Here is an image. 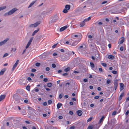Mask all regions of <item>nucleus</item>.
<instances>
[{
    "label": "nucleus",
    "instance_id": "nucleus-1",
    "mask_svg": "<svg viewBox=\"0 0 129 129\" xmlns=\"http://www.w3.org/2000/svg\"><path fill=\"white\" fill-rule=\"evenodd\" d=\"M17 9L16 8H15L8 11L5 13L4 15V16L5 17H6L8 16L11 15L13 14L16 11H17Z\"/></svg>",
    "mask_w": 129,
    "mask_h": 129
},
{
    "label": "nucleus",
    "instance_id": "nucleus-2",
    "mask_svg": "<svg viewBox=\"0 0 129 129\" xmlns=\"http://www.w3.org/2000/svg\"><path fill=\"white\" fill-rule=\"evenodd\" d=\"M58 19V17L57 15L54 16L52 20L49 22V24H51L54 23Z\"/></svg>",
    "mask_w": 129,
    "mask_h": 129
},
{
    "label": "nucleus",
    "instance_id": "nucleus-3",
    "mask_svg": "<svg viewBox=\"0 0 129 129\" xmlns=\"http://www.w3.org/2000/svg\"><path fill=\"white\" fill-rule=\"evenodd\" d=\"M40 21H38L36 22L34 24H31L30 25L29 27H36L40 23Z\"/></svg>",
    "mask_w": 129,
    "mask_h": 129
},
{
    "label": "nucleus",
    "instance_id": "nucleus-4",
    "mask_svg": "<svg viewBox=\"0 0 129 129\" xmlns=\"http://www.w3.org/2000/svg\"><path fill=\"white\" fill-rule=\"evenodd\" d=\"M34 37H32L30 38V39L26 47V49L31 44V42H32L33 39Z\"/></svg>",
    "mask_w": 129,
    "mask_h": 129
},
{
    "label": "nucleus",
    "instance_id": "nucleus-5",
    "mask_svg": "<svg viewBox=\"0 0 129 129\" xmlns=\"http://www.w3.org/2000/svg\"><path fill=\"white\" fill-rule=\"evenodd\" d=\"M9 40V38H7L6 39L3 41H2L0 42V47L4 45V44L6 43V42L8 41Z\"/></svg>",
    "mask_w": 129,
    "mask_h": 129
},
{
    "label": "nucleus",
    "instance_id": "nucleus-6",
    "mask_svg": "<svg viewBox=\"0 0 129 129\" xmlns=\"http://www.w3.org/2000/svg\"><path fill=\"white\" fill-rule=\"evenodd\" d=\"M19 60H17L16 61L15 63L14 64V65L13 66V67L12 69V71H13L15 69V68L17 67V65H18L19 61Z\"/></svg>",
    "mask_w": 129,
    "mask_h": 129
},
{
    "label": "nucleus",
    "instance_id": "nucleus-7",
    "mask_svg": "<svg viewBox=\"0 0 129 129\" xmlns=\"http://www.w3.org/2000/svg\"><path fill=\"white\" fill-rule=\"evenodd\" d=\"M126 10V9L125 8H123L122 9H120V11H116L115 13H121V12L124 11V10Z\"/></svg>",
    "mask_w": 129,
    "mask_h": 129
},
{
    "label": "nucleus",
    "instance_id": "nucleus-8",
    "mask_svg": "<svg viewBox=\"0 0 129 129\" xmlns=\"http://www.w3.org/2000/svg\"><path fill=\"white\" fill-rule=\"evenodd\" d=\"M76 113L79 116H80L82 114V112L81 110H79L77 111Z\"/></svg>",
    "mask_w": 129,
    "mask_h": 129
},
{
    "label": "nucleus",
    "instance_id": "nucleus-9",
    "mask_svg": "<svg viewBox=\"0 0 129 129\" xmlns=\"http://www.w3.org/2000/svg\"><path fill=\"white\" fill-rule=\"evenodd\" d=\"M5 94L2 95L0 96V102L4 100L6 97Z\"/></svg>",
    "mask_w": 129,
    "mask_h": 129
},
{
    "label": "nucleus",
    "instance_id": "nucleus-10",
    "mask_svg": "<svg viewBox=\"0 0 129 129\" xmlns=\"http://www.w3.org/2000/svg\"><path fill=\"white\" fill-rule=\"evenodd\" d=\"M124 40V38H121L119 39V42H118V44H122Z\"/></svg>",
    "mask_w": 129,
    "mask_h": 129
},
{
    "label": "nucleus",
    "instance_id": "nucleus-11",
    "mask_svg": "<svg viewBox=\"0 0 129 129\" xmlns=\"http://www.w3.org/2000/svg\"><path fill=\"white\" fill-rule=\"evenodd\" d=\"M67 27V26H66L62 27L60 29L59 31H62L66 29Z\"/></svg>",
    "mask_w": 129,
    "mask_h": 129
},
{
    "label": "nucleus",
    "instance_id": "nucleus-12",
    "mask_svg": "<svg viewBox=\"0 0 129 129\" xmlns=\"http://www.w3.org/2000/svg\"><path fill=\"white\" fill-rule=\"evenodd\" d=\"M108 127H110L111 126H113L114 125V123H112V122L111 123L110 122H108Z\"/></svg>",
    "mask_w": 129,
    "mask_h": 129
},
{
    "label": "nucleus",
    "instance_id": "nucleus-13",
    "mask_svg": "<svg viewBox=\"0 0 129 129\" xmlns=\"http://www.w3.org/2000/svg\"><path fill=\"white\" fill-rule=\"evenodd\" d=\"M114 84L115 89V90L116 89L118 85V83L116 81H115L114 82Z\"/></svg>",
    "mask_w": 129,
    "mask_h": 129
},
{
    "label": "nucleus",
    "instance_id": "nucleus-14",
    "mask_svg": "<svg viewBox=\"0 0 129 129\" xmlns=\"http://www.w3.org/2000/svg\"><path fill=\"white\" fill-rule=\"evenodd\" d=\"M78 43V42L77 41H75L73 42L71 44H70V45H71L73 46H75Z\"/></svg>",
    "mask_w": 129,
    "mask_h": 129
},
{
    "label": "nucleus",
    "instance_id": "nucleus-15",
    "mask_svg": "<svg viewBox=\"0 0 129 129\" xmlns=\"http://www.w3.org/2000/svg\"><path fill=\"white\" fill-rule=\"evenodd\" d=\"M124 94V92H122L120 95L119 97V101H120L122 99V97H123Z\"/></svg>",
    "mask_w": 129,
    "mask_h": 129
},
{
    "label": "nucleus",
    "instance_id": "nucleus-16",
    "mask_svg": "<svg viewBox=\"0 0 129 129\" xmlns=\"http://www.w3.org/2000/svg\"><path fill=\"white\" fill-rule=\"evenodd\" d=\"M6 70L5 69H3L0 72V75H3L4 72H5Z\"/></svg>",
    "mask_w": 129,
    "mask_h": 129
},
{
    "label": "nucleus",
    "instance_id": "nucleus-17",
    "mask_svg": "<svg viewBox=\"0 0 129 129\" xmlns=\"http://www.w3.org/2000/svg\"><path fill=\"white\" fill-rule=\"evenodd\" d=\"M120 89L121 90H122L124 88L123 87L124 85V84L122 83H120Z\"/></svg>",
    "mask_w": 129,
    "mask_h": 129
},
{
    "label": "nucleus",
    "instance_id": "nucleus-18",
    "mask_svg": "<svg viewBox=\"0 0 129 129\" xmlns=\"http://www.w3.org/2000/svg\"><path fill=\"white\" fill-rule=\"evenodd\" d=\"M108 58L109 59H112L114 58V57L112 55H110L108 56Z\"/></svg>",
    "mask_w": 129,
    "mask_h": 129
},
{
    "label": "nucleus",
    "instance_id": "nucleus-19",
    "mask_svg": "<svg viewBox=\"0 0 129 129\" xmlns=\"http://www.w3.org/2000/svg\"><path fill=\"white\" fill-rule=\"evenodd\" d=\"M6 8L7 7L6 6H4L0 7V11L6 9Z\"/></svg>",
    "mask_w": 129,
    "mask_h": 129
},
{
    "label": "nucleus",
    "instance_id": "nucleus-20",
    "mask_svg": "<svg viewBox=\"0 0 129 129\" xmlns=\"http://www.w3.org/2000/svg\"><path fill=\"white\" fill-rule=\"evenodd\" d=\"M36 2L35 1H33L29 5L28 7V8H29L31 7Z\"/></svg>",
    "mask_w": 129,
    "mask_h": 129
},
{
    "label": "nucleus",
    "instance_id": "nucleus-21",
    "mask_svg": "<svg viewBox=\"0 0 129 129\" xmlns=\"http://www.w3.org/2000/svg\"><path fill=\"white\" fill-rule=\"evenodd\" d=\"M65 8L66 9L68 10H69L70 8V6L69 5H66L65 6Z\"/></svg>",
    "mask_w": 129,
    "mask_h": 129
},
{
    "label": "nucleus",
    "instance_id": "nucleus-22",
    "mask_svg": "<svg viewBox=\"0 0 129 129\" xmlns=\"http://www.w3.org/2000/svg\"><path fill=\"white\" fill-rule=\"evenodd\" d=\"M62 104L60 103H58L57 105V107L58 109L60 108L62 106Z\"/></svg>",
    "mask_w": 129,
    "mask_h": 129
},
{
    "label": "nucleus",
    "instance_id": "nucleus-23",
    "mask_svg": "<svg viewBox=\"0 0 129 129\" xmlns=\"http://www.w3.org/2000/svg\"><path fill=\"white\" fill-rule=\"evenodd\" d=\"M104 116L102 117L100 119V120L99 121V124H100V123H101L102 122H103V121L104 120Z\"/></svg>",
    "mask_w": 129,
    "mask_h": 129
},
{
    "label": "nucleus",
    "instance_id": "nucleus-24",
    "mask_svg": "<svg viewBox=\"0 0 129 129\" xmlns=\"http://www.w3.org/2000/svg\"><path fill=\"white\" fill-rule=\"evenodd\" d=\"M70 70V67H68L64 70V71L65 72H67L69 71Z\"/></svg>",
    "mask_w": 129,
    "mask_h": 129
},
{
    "label": "nucleus",
    "instance_id": "nucleus-25",
    "mask_svg": "<svg viewBox=\"0 0 129 129\" xmlns=\"http://www.w3.org/2000/svg\"><path fill=\"white\" fill-rule=\"evenodd\" d=\"M39 30V29L36 30L34 31L33 32L32 34V36H34L36 33H37Z\"/></svg>",
    "mask_w": 129,
    "mask_h": 129
},
{
    "label": "nucleus",
    "instance_id": "nucleus-26",
    "mask_svg": "<svg viewBox=\"0 0 129 129\" xmlns=\"http://www.w3.org/2000/svg\"><path fill=\"white\" fill-rule=\"evenodd\" d=\"M85 24V22L83 21L82 22H81L80 24V26H83Z\"/></svg>",
    "mask_w": 129,
    "mask_h": 129
},
{
    "label": "nucleus",
    "instance_id": "nucleus-27",
    "mask_svg": "<svg viewBox=\"0 0 129 129\" xmlns=\"http://www.w3.org/2000/svg\"><path fill=\"white\" fill-rule=\"evenodd\" d=\"M90 66L92 68H93L94 67V65L93 63L90 62Z\"/></svg>",
    "mask_w": 129,
    "mask_h": 129
},
{
    "label": "nucleus",
    "instance_id": "nucleus-28",
    "mask_svg": "<svg viewBox=\"0 0 129 129\" xmlns=\"http://www.w3.org/2000/svg\"><path fill=\"white\" fill-rule=\"evenodd\" d=\"M52 85V84L51 83H49L47 84V86L48 87H50Z\"/></svg>",
    "mask_w": 129,
    "mask_h": 129
},
{
    "label": "nucleus",
    "instance_id": "nucleus-29",
    "mask_svg": "<svg viewBox=\"0 0 129 129\" xmlns=\"http://www.w3.org/2000/svg\"><path fill=\"white\" fill-rule=\"evenodd\" d=\"M41 65L40 63L39 62H37L36 63L35 65L37 67H39Z\"/></svg>",
    "mask_w": 129,
    "mask_h": 129
},
{
    "label": "nucleus",
    "instance_id": "nucleus-30",
    "mask_svg": "<svg viewBox=\"0 0 129 129\" xmlns=\"http://www.w3.org/2000/svg\"><path fill=\"white\" fill-rule=\"evenodd\" d=\"M111 82V81L110 80V79H108L106 83L107 84H108L110 83Z\"/></svg>",
    "mask_w": 129,
    "mask_h": 129
},
{
    "label": "nucleus",
    "instance_id": "nucleus-31",
    "mask_svg": "<svg viewBox=\"0 0 129 129\" xmlns=\"http://www.w3.org/2000/svg\"><path fill=\"white\" fill-rule=\"evenodd\" d=\"M26 89L28 91L30 90V86L27 85L26 87Z\"/></svg>",
    "mask_w": 129,
    "mask_h": 129
},
{
    "label": "nucleus",
    "instance_id": "nucleus-32",
    "mask_svg": "<svg viewBox=\"0 0 129 129\" xmlns=\"http://www.w3.org/2000/svg\"><path fill=\"white\" fill-rule=\"evenodd\" d=\"M93 128V126L92 125H90L89 126L87 129H92Z\"/></svg>",
    "mask_w": 129,
    "mask_h": 129
},
{
    "label": "nucleus",
    "instance_id": "nucleus-33",
    "mask_svg": "<svg viewBox=\"0 0 129 129\" xmlns=\"http://www.w3.org/2000/svg\"><path fill=\"white\" fill-rule=\"evenodd\" d=\"M66 9H64L63 11V12L65 13H67L68 12V11Z\"/></svg>",
    "mask_w": 129,
    "mask_h": 129
},
{
    "label": "nucleus",
    "instance_id": "nucleus-34",
    "mask_svg": "<svg viewBox=\"0 0 129 129\" xmlns=\"http://www.w3.org/2000/svg\"><path fill=\"white\" fill-rule=\"evenodd\" d=\"M83 46H80L78 48V49L80 51H81L82 49H81V48H83Z\"/></svg>",
    "mask_w": 129,
    "mask_h": 129
},
{
    "label": "nucleus",
    "instance_id": "nucleus-35",
    "mask_svg": "<svg viewBox=\"0 0 129 129\" xmlns=\"http://www.w3.org/2000/svg\"><path fill=\"white\" fill-rule=\"evenodd\" d=\"M102 65L104 67H106L107 66V64L106 63H101Z\"/></svg>",
    "mask_w": 129,
    "mask_h": 129
},
{
    "label": "nucleus",
    "instance_id": "nucleus-36",
    "mask_svg": "<svg viewBox=\"0 0 129 129\" xmlns=\"http://www.w3.org/2000/svg\"><path fill=\"white\" fill-rule=\"evenodd\" d=\"M92 119V117H90V118H88V120H87V122H89Z\"/></svg>",
    "mask_w": 129,
    "mask_h": 129
},
{
    "label": "nucleus",
    "instance_id": "nucleus-37",
    "mask_svg": "<svg viewBox=\"0 0 129 129\" xmlns=\"http://www.w3.org/2000/svg\"><path fill=\"white\" fill-rule=\"evenodd\" d=\"M112 73L114 74H116L117 73V72L116 71H112Z\"/></svg>",
    "mask_w": 129,
    "mask_h": 129
},
{
    "label": "nucleus",
    "instance_id": "nucleus-38",
    "mask_svg": "<svg viewBox=\"0 0 129 129\" xmlns=\"http://www.w3.org/2000/svg\"><path fill=\"white\" fill-rule=\"evenodd\" d=\"M48 103L49 104H51L52 103V101L51 100H49L48 101Z\"/></svg>",
    "mask_w": 129,
    "mask_h": 129
},
{
    "label": "nucleus",
    "instance_id": "nucleus-39",
    "mask_svg": "<svg viewBox=\"0 0 129 129\" xmlns=\"http://www.w3.org/2000/svg\"><path fill=\"white\" fill-rule=\"evenodd\" d=\"M16 50V48H12L11 49V51H13V52H14Z\"/></svg>",
    "mask_w": 129,
    "mask_h": 129
},
{
    "label": "nucleus",
    "instance_id": "nucleus-40",
    "mask_svg": "<svg viewBox=\"0 0 129 129\" xmlns=\"http://www.w3.org/2000/svg\"><path fill=\"white\" fill-rule=\"evenodd\" d=\"M18 95L16 94H15L13 96V98L15 99V100H16V97Z\"/></svg>",
    "mask_w": 129,
    "mask_h": 129
},
{
    "label": "nucleus",
    "instance_id": "nucleus-41",
    "mask_svg": "<svg viewBox=\"0 0 129 129\" xmlns=\"http://www.w3.org/2000/svg\"><path fill=\"white\" fill-rule=\"evenodd\" d=\"M36 71V70L35 69H32L31 70V71L32 72H35Z\"/></svg>",
    "mask_w": 129,
    "mask_h": 129
},
{
    "label": "nucleus",
    "instance_id": "nucleus-42",
    "mask_svg": "<svg viewBox=\"0 0 129 129\" xmlns=\"http://www.w3.org/2000/svg\"><path fill=\"white\" fill-rule=\"evenodd\" d=\"M27 108L28 109H29L30 110H32V111H33L34 110V109H33L31 107H29V106H28L27 107Z\"/></svg>",
    "mask_w": 129,
    "mask_h": 129
},
{
    "label": "nucleus",
    "instance_id": "nucleus-43",
    "mask_svg": "<svg viewBox=\"0 0 129 129\" xmlns=\"http://www.w3.org/2000/svg\"><path fill=\"white\" fill-rule=\"evenodd\" d=\"M63 95L62 94H60L59 96V98L60 99H61Z\"/></svg>",
    "mask_w": 129,
    "mask_h": 129
},
{
    "label": "nucleus",
    "instance_id": "nucleus-44",
    "mask_svg": "<svg viewBox=\"0 0 129 129\" xmlns=\"http://www.w3.org/2000/svg\"><path fill=\"white\" fill-rule=\"evenodd\" d=\"M52 67L53 68H55L56 67V66L55 64L53 63L52 64Z\"/></svg>",
    "mask_w": 129,
    "mask_h": 129
},
{
    "label": "nucleus",
    "instance_id": "nucleus-45",
    "mask_svg": "<svg viewBox=\"0 0 129 129\" xmlns=\"http://www.w3.org/2000/svg\"><path fill=\"white\" fill-rule=\"evenodd\" d=\"M8 55V54L7 53H5L3 55V57H5Z\"/></svg>",
    "mask_w": 129,
    "mask_h": 129
},
{
    "label": "nucleus",
    "instance_id": "nucleus-46",
    "mask_svg": "<svg viewBox=\"0 0 129 129\" xmlns=\"http://www.w3.org/2000/svg\"><path fill=\"white\" fill-rule=\"evenodd\" d=\"M129 113V110H127L125 113V115L127 116Z\"/></svg>",
    "mask_w": 129,
    "mask_h": 129
},
{
    "label": "nucleus",
    "instance_id": "nucleus-47",
    "mask_svg": "<svg viewBox=\"0 0 129 129\" xmlns=\"http://www.w3.org/2000/svg\"><path fill=\"white\" fill-rule=\"evenodd\" d=\"M57 43L56 44H54V45H53L52 46V47L53 48H55V47H56V45H57Z\"/></svg>",
    "mask_w": 129,
    "mask_h": 129
},
{
    "label": "nucleus",
    "instance_id": "nucleus-48",
    "mask_svg": "<svg viewBox=\"0 0 129 129\" xmlns=\"http://www.w3.org/2000/svg\"><path fill=\"white\" fill-rule=\"evenodd\" d=\"M73 72L74 73L77 74V73H79V72L78 71H73Z\"/></svg>",
    "mask_w": 129,
    "mask_h": 129
},
{
    "label": "nucleus",
    "instance_id": "nucleus-49",
    "mask_svg": "<svg viewBox=\"0 0 129 129\" xmlns=\"http://www.w3.org/2000/svg\"><path fill=\"white\" fill-rule=\"evenodd\" d=\"M69 113L71 115H72L73 114V112L71 111H70L69 112Z\"/></svg>",
    "mask_w": 129,
    "mask_h": 129
},
{
    "label": "nucleus",
    "instance_id": "nucleus-50",
    "mask_svg": "<svg viewBox=\"0 0 129 129\" xmlns=\"http://www.w3.org/2000/svg\"><path fill=\"white\" fill-rule=\"evenodd\" d=\"M107 3V1H105L102 2V3H101V4L103 5Z\"/></svg>",
    "mask_w": 129,
    "mask_h": 129
},
{
    "label": "nucleus",
    "instance_id": "nucleus-51",
    "mask_svg": "<svg viewBox=\"0 0 129 129\" xmlns=\"http://www.w3.org/2000/svg\"><path fill=\"white\" fill-rule=\"evenodd\" d=\"M116 112L115 111H114L113 112L112 114V115H115L116 114Z\"/></svg>",
    "mask_w": 129,
    "mask_h": 129
},
{
    "label": "nucleus",
    "instance_id": "nucleus-52",
    "mask_svg": "<svg viewBox=\"0 0 129 129\" xmlns=\"http://www.w3.org/2000/svg\"><path fill=\"white\" fill-rule=\"evenodd\" d=\"M99 70L100 72H103V70L101 68H99Z\"/></svg>",
    "mask_w": 129,
    "mask_h": 129
},
{
    "label": "nucleus",
    "instance_id": "nucleus-53",
    "mask_svg": "<svg viewBox=\"0 0 129 129\" xmlns=\"http://www.w3.org/2000/svg\"><path fill=\"white\" fill-rule=\"evenodd\" d=\"M99 96H95L94 97V99H99Z\"/></svg>",
    "mask_w": 129,
    "mask_h": 129
},
{
    "label": "nucleus",
    "instance_id": "nucleus-54",
    "mask_svg": "<svg viewBox=\"0 0 129 129\" xmlns=\"http://www.w3.org/2000/svg\"><path fill=\"white\" fill-rule=\"evenodd\" d=\"M50 70V68L49 67H47L46 68V70L47 71H48Z\"/></svg>",
    "mask_w": 129,
    "mask_h": 129
},
{
    "label": "nucleus",
    "instance_id": "nucleus-55",
    "mask_svg": "<svg viewBox=\"0 0 129 129\" xmlns=\"http://www.w3.org/2000/svg\"><path fill=\"white\" fill-rule=\"evenodd\" d=\"M83 81L84 82H86L88 81V80L87 79L85 78L83 79Z\"/></svg>",
    "mask_w": 129,
    "mask_h": 129
},
{
    "label": "nucleus",
    "instance_id": "nucleus-56",
    "mask_svg": "<svg viewBox=\"0 0 129 129\" xmlns=\"http://www.w3.org/2000/svg\"><path fill=\"white\" fill-rule=\"evenodd\" d=\"M68 75V73H63L62 74V75L63 76L67 75Z\"/></svg>",
    "mask_w": 129,
    "mask_h": 129
},
{
    "label": "nucleus",
    "instance_id": "nucleus-57",
    "mask_svg": "<svg viewBox=\"0 0 129 129\" xmlns=\"http://www.w3.org/2000/svg\"><path fill=\"white\" fill-rule=\"evenodd\" d=\"M123 50V46H121L120 48V50L121 51H122Z\"/></svg>",
    "mask_w": 129,
    "mask_h": 129
},
{
    "label": "nucleus",
    "instance_id": "nucleus-58",
    "mask_svg": "<svg viewBox=\"0 0 129 129\" xmlns=\"http://www.w3.org/2000/svg\"><path fill=\"white\" fill-rule=\"evenodd\" d=\"M43 105L44 106H46L47 105V103L46 102H44L43 103Z\"/></svg>",
    "mask_w": 129,
    "mask_h": 129
},
{
    "label": "nucleus",
    "instance_id": "nucleus-59",
    "mask_svg": "<svg viewBox=\"0 0 129 129\" xmlns=\"http://www.w3.org/2000/svg\"><path fill=\"white\" fill-rule=\"evenodd\" d=\"M45 82H47L48 81V79L47 78H44L43 80Z\"/></svg>",
    "mask_w": 129,
    "mask_h": 129
},
{
    "label": "nucleus",
    "instance_id": "nucleus-60",
    "mask_svg": "<svg viewBox=\"0 0 129 129\" xmlns=\"http://www.w3.org/2000/svg\"><path fill=\"white\" fill-rule=\"evenodd\" d=\"M88 38L90 39H91L92 38V36L91 35H89L88 36Z\"/></svg>",
    "mask_w": 129,
    "mask_h": 129
},
{
    "label": "nucleus",
    "instance_id": "nucleus-61",
    "mask_svg": "<svg viewBox=\"0 0 129 129\" xmlns=\"http://www.w3.org/2000/svg\"><path fill=\"white\" fill-rule=\"evenodd\" d=\"M58 118L60 119H62L63 118V117L61 116H59L58 117Z\"/></svg>",
    "mask_w": 129,
    "mask_h": 129
},
{
    "label": "nucleus",
    "instance_id": "nucleus-62",
    "mask_svg": "<svg viewBox=\"0 0 129 129\" xmlns=\"http://www.w3.org/2000/svg\"><path fill=\"white\" fill-rule=\"evenodd\" d=\"M62 72V70H60L58 71L57 72L59 73Z\"/></svg>",
    "mask_w": 129,
    "mask_h": 129
},
{
    "label": "nucleus",
    "instance_id": "nucleus-63",
    "mask_svg": "<svg viewBox=\"0 0 129 129\" xmlns=\"http://www.w3.org/2000/svg\"><path fill=\"white\" fill-rule=\"evenodd\" d=\"M126 6L127 7L129 8V3L126 4Z\"/></svg>",
    "mask_w": 129,
    "mask_h": 129
},
{
    "label": "nucleus",
    "instance_id": "nucleus-64",
    "mask_svg": "<svg viewBox=\"0 0 129 129\" xmlns=\"http://www.w3.org/2000/svg\"><path fill=\"white\" fill-rule=\"evenodd\" d=\"M75 127L74 126H71L70 128V129H74Z\"/></svg>",
    "mask_w": 129,
    "mask_h": 129
}]
</instances>
